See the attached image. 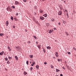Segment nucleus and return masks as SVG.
I'll use <instances>...</instances> for the list:
<instances>
[{
	"label": "nucleus",
	"instance_id": "obj_6",
	"mask_svg": "<svg viewBox=\"0 0 76 76\" xmlns=\"http://www.w3.org/2000/svg\"><path fill=\"white\" fill-rule=\"evenodd\" d=\"M61 14H62V12L61 11H60L59 12L58 15H61Z\"/></svg>",
	"mask_w": 76,
	"mask_h": 76
},
{
	"label": "nucleus",
	"instance_id": "obj_15",
	"mask_svg": "<svg viewBox=\"0 0 76 76\" xmlns=\"http://www.w3.org/2000/svg\"><path fill=\"white\" fill-rule=\"evenodd\" d=\"M51 21H52V22H54L55 21V20L54 18H52L51 19Z\"/></svg>",
	"mask_w": 76,
	"mask_h": 76
},
{
	"label": "nucleus",
	"instance_id": "obj_37",
	"mask_svg": "<svg viewBox=\"0 0 76 76\" xmlns=\"http://www.w3.org/2000/svg\"><path fill=\"white\" fill-rule=\"evenodd\" d=\"M6 23V24H9V21H7Z\"/></svg>",
	"mask_w": 76,
	"mask_h": 76
},
{
	"label": "nucleus",
	"instance_id": "obj_29",
	"mask_svg": "<svg viewBox=\"0 0 76 76\" xmlns=\"http://www.w3.org/2000/svg\"><path fill=\"white\" fill-rule=\"evenodd\" d=\"M65 33L67 35H69V34L68 32L66 31L65 32Z\"/></svg>",
	"mask_w": 76,
	"mask_h": 76
},
{
	"label": "nucleus",
	"instance_id": "obj_22",
	"mask_svg": "<svg viewBox=\"0 0 76 76\" xmlns=\"http://www.w3.org/2000/svg\"><path fill=\"white\" fill-rule=\"evenodd\" d=\"M7 63L9 64H10V62L9 61H8L7 62Z\"/></svg>",
	"mask_w": 76,
	"mask_h": 76
},
{
	"label": "nucleus",
	"instance_id": "obj_9",
	"mask_svg": "<svg viewBox=\"0 0 76 76\" xmlns=\"http://www.w3.org/2000/svg\"><path fill=\"white\" fill-rule=\"evenodd\" d=\"M36 67L37 70H38V69H39V65H37L36 66Z\"/></svg>",
	"mask_w": 76,
	"mask_h": 76
},
{
	"label": "nucleus",
	"instance_id": "obj_24",
	"mask_svg": "<svg viewBox=\"0 0 76 76\" xmlns=\"http://www.w3.org/2000/svg\"><path fill=\"white\" fill-rule=\"evenodd\" d=\"M8 58H9V60H12V57H10L9 56H8Z\"/></svg>",
	"mask_w": 76,
	"mask_h": 76
},
{
	"label": "nucleus",
	"instance_id": "obj_62",
	"mask_svg": "<svg viewBox=\"0 0 76 76\" xmlns=\"http://www.w3.org/2000/svg\"><path fill=\"white\" fill-rule=\"evenodd\" d=\"M64 3H66V1H64Z\"/></svg>",
	"mask_w": 76,
	"mask_h": 76
},
{
	"label": "nucleus",
	"instance_id": "obj_64",
	"mask_svg": "<svg viewBox=\"0 0 76 76\" xmlns=\"http://www.w3.org/2000/svg\"><path fill=\"white\" fill-rule=\"evenodd\" d=\"M53 58H56V57H53Z\"/></svg>",
	"mask_w": 76,
	"mask_h": 76
},
{
	"label": "nucleus",
	"instance_id": "obj_50",
	"mask_svg": "<svg viewBox=\"0 0 76 76\" xmlns=\"http://www.w3.org/2000/svg\"><path fill=\"white\" fill-rule=\"evenodd\" d=\"M60 76H63V74H61L60 75Z\"/></svg>",
	"mask_w": 76,
	"mask_h": 76
},
{
	"label": "nucleus",
	"instance_id": "obj_16",
	"mask_svg": "<svg viewBox=\"0 0 76 76\" xmlns=\"http://www.w3.org/2000/svg\"><path fill=\"white\" fill-rule=\"evenodd\" d=\"M47 48L48 50H50V49H51V47H50V46L47 47Z\"/></svg>",
	"mask_w": 76,
	"mask_h": 76
},
{
	"label": "nucleus",
	"instance_id": "obj_25",
	"mask_svg": "<svg viewBox=\"0 0 76 76\" xmlns=\"http://www.w3.org/2000/svg\"><path fill=\"white\" fill-rule=\"evenodd\" d=\"M33 37H34L35 39H37V37L35 36H34Z\"/></svg>",
	"mask_w": 76,
	"mask_h": 76
},
{
	"label": "nucleus",
	"instance_id": "obj_40",
	"mask_svg": "<svg viewBox=\"0 0 76 76\" xmlns=\"http://www.w3.org/2000/svg\"><path fill=\"white\" fill-rule=\"evenodd\" d=\"M28 44H30V43H31V42L30 41H28Z\"/></svg>",
	"mask_w": 76,
	"mask_h": 76
},
{
	"label": "nucleus",
	"instance_id": "obj_28",
	"mask_svg": "<svg viewBox=\"0 0 76 76\" xmlns=\"http://www.w3.org/2000/svg\"><path fill=\"white\" fill-rule=\"evenodd\" d=\"M58 61H61V59H58Z\"/></svg>",
	"mask_w": 76,
	"mask_h": 76
},
{
	"label": "nucleus",
	"instance_id": "obj_36",
	"mask_svg": "<svg viewBox=\"0 0 76 76\" xmlns=\"http://www.w3.org/2000/svg\"><path fill=\"white\" fill-rule=\"evenodd\" d=\"M53 67L54 66H53L52 65H51V68H52V69H53Z\"/></svg>",
	"mask_w": 76,
	"mask_h": 76
},
{
	"label": "nucleus",
	"instance_id": "obj_19",
	"mask_svg": "<svg viewBox=\"0 0 76 76\" xmlns=\"http://www.w3.org/2000/svg\"><path fill=\"white\" fill-rule=\"evenodd\" d=\"M23 74L24 75H27V72H26L25 71H24V73Z\"/></svg>",
	"mask_w": 76,
	"mask_h": 76
},
{
	"label": "nucleus",
	"instance_id": "obj_5",
	"mask_svg": "<svg viewBox=\"0 0 76 76\" xmlns=\"http://www.w3.org/2000/svg\"><path fill=\"white\" fill-rule=\"evenodd\" d=\"M59 8H60V10H62V9H63V7H62V5H59Z\"/></svg>",
	"mask_w": 76,
	"mask_h": 76
},
{
	"label": "nucleus",
	"instance_id": "obj_14",
	"mask_svg": "<svg viewBox=\"0 0 76 76\" xmlns=\"http://www.w3.org/2000/svg\"><path fill=\"white\" fill-rule=\"evenodd\" d=\"M62 22L63 23H67V22H66V21H64V20H62Z\"/></svg>",
	"mask_w": 76,
	"mask_h": 76
},
{
	"label": "nucleus",
	"instance_id": "obj_41",
	"mask_svg": "<svg viewBox=\"0 0 76 76\" xmlns=\"http://www.w3.org/2000/svg\"><path fill=\"white\" fill-rule=\"evenodd\" d=\"M73 49L74 50H75V51H76V48H73Z\"/></svg>",
	"mask_w": 76,
	"mask_h": 76
},
{
	"label": "nucleus",
	"instance_id": "obj_34",
	"mask_svg": "<svg viewBox=\"0 0 76 76\" xmlns=\"http://www.w3.org/2000/svg\"><path fill=\"white\" fill-rule=\"evenodd\" d=\"M28 63H29V61H27L26 62V63L27 64V65H28Z\"/></svg>",
	"mask_w": 76,
	"mask_h": 76
},
{
	"label": "nucleus",
	"instance_id": "obj_35",
	"mask_svg": "<svg viewBox=\"0 0 76 76\" xmlns=\"http://www.w3.org/2000/svg\"><path fill=\"white\" fill-rule=\"evenodd\" d=\"M13 9H15V7L14 6H12Z\"/></svg>",
	"mask_w": 76,
	"mask_h": 76
},
{
	"label": "nucleus",
	"instance_id": "obj_47",
	"mask_svg": "<svg viewBox=\"0 0 76 76\" xmlns=\"http://www.w3.org/2000/svg\"><path fill=\"white\" fill-rule=\"evenodd\" d=\"M31 66H34V64H31Z\"/></svg>",
	"mask_w": 76,
	"mask_h": 76
},
{
	"label": "nucleus",
	"instance_id": "obj_60",
	"mask_svg": "<svg viewBox=\"0 0 76 76\" xmlns=\"http://www.w3.org/2000/svg\"><path fill=\"white\" fill-rule=\"evenodd\" d=\"M42 1H44L45 0H41Z\"/></svg>",
	"mask_w": 76,
	"mask_h": 76
},
{
	"label": "nucleus",
	"instance_id": "obj_59",
	"mask_svg": "<svg viewBox=\"0 0 76 76\" xmlns=\"http://www.w3.org/2000/svg\"><path fill=\"white\" fill-rule=\"evenodd\" d=\"M15 20L16 21H17V20H17V19H16H16H15Z\"/></svg>",
	"mask_w": 76,
	"mask_h": 76
},
{
	"label": "nucleus",
	"instance_id": "obj_23",
	"mask_svg": "<svg viewBox=\"0 0 76 76\" xmlns=\"http://www.w3.org/2000/svg\"><path fill=\"white\" fill-rule=\"evenodd\" d=\"M11 19L12 20H13V16H11Z\"/></svg>",
	"mask_w": 76,
	"mask_h": 76
},
{
	"label": "nucleus",
	"instance_id": "obj_13",
	"mask_svg": "<svg viewBox=\"0 0 76 76\" xmlns=\"http://www.w3.org/2000/svg\"><path fill=\"white\" fill-rule=\"evenodd\" d=\"M43 16L45 17V18H46V17L47 16V14H44L43 15Z\"/></svg>",
	"mask_w": 76,
	"mask_h": 76
},
{
	"label": "nucleus",
	"instance_id": "obj_38",
	"mask_svg": "<svg viewBox=\"0 0 76 76\" xmlns=\"http://www.w3.org/2000/svg\"><path fill=\"white\" fill-rule=\"evenodd\" d=\"M33 69V68L31 67L30 68V70H32Z\"/></svg>",
	"mask_w": 76,
	"mask_h": 76
},
{
	"label": "nucleus",
	"instance_id": "obj_21",
	"mask_svg": "<svg viewBox=\"0 0 76 76\" xmlns=\"http://www.w3.org/2000/svg\"><path fill=\"white\" fill-rule=\"evenodd\" d=\"M33 55H29V57L30 58H33Z\"/></svg>",
	"mask_w": 76,
	"mask_h": 76
},
{
	"label": "nucleus",
	"instance_id": "obj_1",
	"mask_svg": "<svg viewBox=\"0 0 76 76\" xmlns=\"http://www.w3.org/2000/svg\"><path fill=\"white\" fill-rule=\"evenodd\" d=\"M15 48H16V50H17V51H19L20 49V47L18 46H15Z\"/></svg>",
	"mask_w": 76,
	"mask_h": 76
},
{
	"label": "nucleus",
	"instance_id": "obj_53",
	"mask_svg": "<svg viewBox=\"0 0 76 76\" xmlns=\"http://www.w3.org/2000/svg\"><path fill=\"white\" fill-rule=\"evenodd\" d=\"M57 29L56 28H54V30H56Z\"/></svg>",
	"mask_w": 76,
	"mask_h": 76
},
{
	"label": "nucleus",
	"instance_id": "obj_8",
	"mask_svg": "<svg viewBox=\"0 0 76 76\" xmlns=\"http://www.w3.org/2000/svg\"><path fill=\"white\" fill-rule=\"evenodd\" d=\"M53 31V30H50L49 31V34H51L52 32Z\"/></svg>",
	"mask_w": 76,
	"mask_h": 76
},
{
	"label": "nucleus",
	"instance_id": "obj_3",
	"mask_svg": "<svg viewBox=\"0 0 76 76\" xmlns=\"http://www.w3.org/2000/svg\"><path fill=\"white\" fill-rule=\"evenodd\" d=\"M40 19L41 20H44V19H45V18L42 16H40Z\"/></svg>",
	"mask_w": 76,
	"mask_h": 76
},
{
	"label": "nucleus",
	"instance_id": "obj_46",
	"mask_svg": "<svg viewBox=\"0 0 76 76\" xmlns=\"http://www.w3.org/2000/svg\"><path fill=\"white\" fill-rule=\"evenodd\" d=\"M64 12H67L68 11H67V10H65V11Z\"/></svg>",
	"mask_w": 76,
	"mask_h": 76
},
{
	"label": "nucleus",
	"instance_id": "obj_44",
	"mask_svg": "<svg viewBox=\"0 0 76 76\" xmlns=\"http://www.w3.org/2000/svg\"><path fill=\"white\" fill-rule=\"evenodd\" d=\"M44 64H47V63L46 62H45L44 63Z\"/></svg>",
	"mask_w": 76,
	"mask_h": 76
},
{
	"label": "nucleus",
	"instance_id": "obj_51",
	"mask_svg": "<svg viewBox=\"0 0 76 76\" xmlns=\"http://www.w3.org/2000/svg\"><path fill=\"white\" fill-rule=\"evenodd\" d=\"M33 64H35V62H34V63H33Z\"/></svg>",
	"mask_w": 76,
	"mask_h": 76
},
{
	"label": "nucleus",
	"instance_id": "obj_31",
	"mask_svg": "<svg viewBox=\"0 0 76 76\" xmlns=\"http://www.w3.org/2000/svg\"><path fill=\"white\" fill-rule=\"evenodd\" d=\"M8 50H9V51H11V49H10V48H9V47H8Z\"/></svg>",
	"mask_w": 76,
	"mask_h": 76
},
{
	"label": "nucleus",
	"instance_id": "obj_4",
	"mask_svg": "<svg viewBox=\"0 0 76 76\" xmlns=\"http://www.w3.org/2000/svg\"><path fill=\"white\" fill-rule=\"evenodd\" d=\"M19 4V2L16 1H15V5H18Z\"/></svg>",
	"mask_w": 76,
	"mask_h": 76
},
{
	"label": "nucleus",
	"instance_id": "obj_63",
	"mask_svg": "<svg viewBox=\"0 0 76 76\" xmlns=\"http://www.w3.org/2000/svg\"><path fill=\"white\" fill-rule=\"evenodd\" d=\"M16 19V18H14V19Z\"/></svg>",
	"mask_w": 76,
	"mask_h": 76
},
{
	"label": "nucleus",
	"instance_id": "obj_7",
	"mask_svg": "<svg viewBox=\"0 0 76 76\" xmlns=\"http://www.w3.org/2000/svg\"><path fill=\"white\" fill-rule=\"evenodd\" d=\"M46 25L47 27L50 26V24L49 23H46Z\"/></svg>",
	"mask_w": 76,
	"mask_h": 76
},
{
	"label": "nucleus",
	"instance_id": "obj_48",
	"mask_svg": "<svg viewBox=\"0 0 76 76\" xmlns=\"http://www.w3.org/2000/svg\"><path fill=\"white\" fill-rule=\"evenodd\" d=\"M36 43L37 44H38V42L37 41L36 42Z\"/></svg>",
	"mask_w": 76,
	"mask_h": 76
},
{
	"label": "nucleus",
	"instance_id": "obj_57",
	"mask_svg": "<svg viewBox=\"0 0 76 76\" xmlns=\"http://www.w3.org/2000/svg\"><path fill=\"white\" fill-rule=\"evenodd\" d=\"M66 15H67V16H69V14H68V13H67V14Z\"/></svg>",
	"mask_w": 76,
	"mask_h": 76
},
{
	"label": "nucleus",
	"instance_id": "obj_43",
	"mask_svg": "<svg viewBox=\"0 0 76 76\" xmlns=\"http://www.w3.org/2000/svg\"><path fill=\"white\" fill-rule=\"evenodd\" d=\"M23 1H24V2H26V0H23Z\"/></svg>",
	"mask_w": 76,
	"mask_h": 76
},
{
	"label": "nucleus",
	"instance_id": "obj_30",
	"mask_svg": "<svg viewBox=\"0 0 76 76\" xmlns=\"http://www.w3.org/2000/svg\"><path fill=\"white\" fill-rule=\"evenodd\" d=\"M76 13V11L75 10H74L73 11V13L74 14H75V13Z\"/></svg>",
	"mask_w": 76,
	"mask_h": 76
},
{
	"label": "nucleus",
	"instance_id": "obj_20",
	"mask_svg": "<svg viewBox=\"0 0 76 76\" xmlns=\"http://www.w3.org/2000/svg\"><path fill=\"white\" fill-rule=\"evenodd\" d=\"M37 47L39 48V49H40L41 48V45H38L37 46Z\"/></svg>",
	"mask_w": 76,
	"mask_h": 76
},
{
	"label": "nucleus",
	"instance_id": "obj_49",
	"mask_svg": "<svg viewBox=\"0 0 76 76\" xmlns=\"http://www.w3.org/2000/svg\"><path fill=\"white\" fill-rule=\"evenodd\" d=\"M13 28H15V26H13Z\"/></svg>",
	"mask_w": 76,
	"mask_h": 76
},
{
	"label": "nucleus",
	"instance_id": "obj_42",
	"mask_svg": "<svg viewBox=\"0 0 76 76\" xmlns=\"http://www.w3.org/2000/svg\"><path fill=\"white\" fill-rule=\"evenodd\" d=\"M16 16H18V15H19V13H16Z\"/></svg>",
	"mask_w": 76,
	"mask_h": 76
},
{
	"label": "nucleus",
	"instance_id": "obj_17",
	"mask_svg": "<svg viewBox=\"0 0 76 76\" xmlns=\"http://www.w3.org/2000/svg\"><path fill=\"white\" fill-rule=\"evenodd\" d=\"M4 34L3 33H1L0 34V36L1 37H2V36H4Z\"/></svg>",
	"mask_w": 76,
	"mask_h": 76
},
{
	"label": "nucleus",
	"instance_id": "obj_18",
	"mask_svg": "<svg viewBox=\"0 0 76 76\" xmlns=\"http://www.w3.org/2000/svg\"><path fill=\"white\" fill-rule=\"evenodd\" d=\"M44 10H39V12H40V13H42L43 12Z\"/></svg>",
	"mask_w": 76,
	"mask_h": 76
},
{
	"label": "nucleus",
	"instance_id": "obj_56",
	"mask_svg": "<svg viewBox=\"0 0 76 76\" xmlns=\"http://www.w3.org/2000/svg\"><path fill=\"white\" fill-rule=\"evenodd\" d=\"M5 69L7 71V69L5 68Z\"/></svg>",
	"mask_w": 76,
	"mask_h": 76
},
{
	"label": "nucleus",
	"instance_id": "obj_52",
	"mask_svg": "<svg viewBox=\"0 0 76 76\" xmlns=\"http://www.w3.org/2000/svg\"><path fill=\"white\" fill-rule=\"evenodd\" d=\"M58 25H60L61 24L59 22L58 23Z\"/></svg>",
	"mask_w": 76,
	"mask_h": 76
},
{
	"label": "nucleus",
	"instance_id": "obj_45",
	"mask_svg": "<svg viewBox=\"0 0 76 76\" xmlns=\"http://www.w3.org/2000/svg\"><path fill=\"white\" fill-rule=\"evenodd\" d=\"M71 54L70 52H68V54Z\"/></svg>",
	"mask_w": 76,
	"mask_h": 76
},
{
	"label": "nucleus",
	"instance_id": "obj_27",
	"mask_svg": "<svg viewBox=\"0 0 76 76\" xmlns=\"http://www.w3.org/2000/svg\"><path fill=\"white\" fill-rule=\"evenodd\" d=\"M5 60L6 61H7V60H8V58H5Z\"/></svg>",
	"mask_w": 76,
	"mask_h": 76
},
{
	"label": "nucleus",
	"instance_id": "obj_61",
	"mask_svg": "<svg viewBox=\"0 0 76 76\" xmlns=\"http://www.w3.org/2000/svg\"><path fill=\"white\" fill-rule=\"evenodd\" d=\"M6 26H8V24H6Z\"/></svg>",
	"mask_w": 76,
	"mask_h": 76
},
{
	"label": "nucleus",
	"instance_id": "obj_26",
	"mask_svg": "<svg viewBox=\"0 0 76 76\" xmlns=\"http://www.w3.org/2000/svg\"><path fill=\"white\" fill-rule=\"evenodd\" d=\"M56 70L57 72H60V70L58 69H56Z\"/></svg>",
	"mask_w": 76,
	"mask_h": 76
},
{
	"label": "nucleus",
	"instance_id": "obj_11",
	"mask_svg": "<svg viewBox=\"0 0 76 76\" xmlns=\"http://www.w3.org/2000/svg\"><path fill=\"white\" fill-rule=\"evenodd\" d=\"M4 53V51H2L0 53V55H1V56H2L3 55V54Z\"/></svg>",
	"mask_w": 76,
	"mask_h": 76
},
{
	"label": "nucleus",
	"instance_id": "obj_39",
	"mask_svg": "<svg viewBox=\"0 0 76 76\" xmlns=\"http://www.w3.org/2000/svg\"><path fill=\"white\" fill-rule=\"evenodd\" d=\"M62 69H64V70H65V67H64V66H63L62 67Z\"/></svg>",
	"mask_w": 76,
	"mask_h": 76
},
{
	"label": "nucleus",
	"instance_id": "obj_2",
	"mask_svg": "<svg viewBox=\"0 0 76 76\" xmlns=\"http://www.w3.org/2000/svg\"><path fill=\"white\" fill-rule=\"evenodd\" d=\"M7 11H9L8 10H9L10 12H12V9H10V8L9 7H8L7 8Z\"/></svg>",
	"mask_w": 76,
	"mask_h": 76
},
{
	"label": "nucleus",
	"instance_id": "obj_33",
	"mask_svg": "<svg viewBox=\"0 0 76 76\" xmlns=\"http://www.w3.org/2000/svg\"><path fill=\"white\" fill-rule=\"evenodd\" d=\"M56 56L57 57H58V54H56Z\"/></svg>",
	"mask_w": 76,
	"mask_h": 76
},
{
	"label": "nucleus",
	"instance_id": "obj_10",
	"mask_svg": "<svg viewBox=\"0 0 76 76\" xmlns=\"http://www.w3.org/2000/svg\"><path fill=\"white\" fill-rule=\"evenodd\" d=\"M15 57L16 60H18V56H15Z\"/></svg>",
	"mask_w": 76,
	"mask_h": 76
},
{
	"label": "nucleus",
	"instance_id": "obj_54",
	"mask_svg": "<svg viewBox=\"0 0 76 76\" xmlns=\"http://www.w3.org/2000/svg\"><path fill=\"white\" fill-rule=\"evenodd\" d=\"M58 54V53L57 52H56V54Z\"/></svg>",
	"mask_w": 76,
	"mask_h": 76
},
{
	"label": "nucleus",
	"instance_id": "obj_12",
	"mask_svg": "<svg viewBox=\"0 0 76 76\" xmlns=\"http://www.w3.org/2000/svg\"><path fill=\"white\" fill-rule=\"evenodd\" d=\"M42 49H43V53H45V52H46V51H45V48H42Z\"/></svg>",
	"mask_w": 76,
	"mask_h": 76
},
{
	"label": "nucleus",
	"instance_id": "obj_55",
	"mask_svg": "<svg viewBox=\"0 0 76 76\" xmlns=\"http://www.w3.org/2000/svg\"><path fill=\"white\" fill-rule=\"evenodd\" d=\"M37 15V13L35 12L34 13V15Z\"/></svg>",
	"mask_w": 76,
	"mask_h": 76
},
{
	"label": "nucleus",
	"instance_id": "obj_32",
	"mask_svg": "<svg viewBox=\"0 0 76 76\" xmlns=\"http://www.w3.org/2000/svg\"><path fill=\"white\" fill-rule=\"evenodd\" d=\"M66 66L68 69H69V70H70V68H69V66Z\"/></svg>",
	"mask_w": 76,
	"mask_h": 76
},
{
	"label": "nucleus",
	"instance_id": "obj_58",
	"mask_svg": "<svg viewBox=\"0 0 76 76\" xmlns=\"http://www.w3.org/2000/svg\"><path fill=\"white\" fill-rule=\"evenodd\" d=\"M25 32H27V30H26V29H25Z\"/></svg>",
	"mask_w": 76,
	"mask_h": 76
}]
</instances>
